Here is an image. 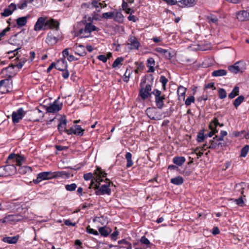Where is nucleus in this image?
Here are the masks:
<instances>
[{
  "label": "nucleus",
  "instance_id": "nucleus-64",
  "mask_svg": "<svg viewBox=\"0 0 249 249\" xmlns=\"http://www.w3.org/2000/svg\"><path fill=\"white\" fill-rule=\"evenodd\" d=\"M97 58L102 61L104 63H106L107 61V57L105 55H99L97 56Z\"/></svg>",
  "mask_w": 249,
  "mask_h": 249
},
{
  "label": "nucleus",
  "instance_id": "nucleus-50",
  "mask_svg": "<svg viewBox=\"0 0 249 249\" xmlns=\"http://www.w3.org/2000/svg\"><path fill=\"white\" fill-rule=\"evenodd\" d=\"M218 94L219 98L221 99H224L227 97V92L224 89H219L218 90Z\"/></svg>",
  "mask_w": 249,
  "mask_h": 249
},
{
  "label": "nucleus",
  "instance_id": "nucleus-13",
  "mask_svg": "<svg viewBox=\"0 0 249 249\" xmlns=\"http://www.w3.org/2000/svg\"><path fill=\"white\" fill-rule=\"evenodd\" d=\"M24 160V156L12 153L8 156L7 163H13L14 164V163L16 162V165L20 166Z\"/></svg>",
  "mask_w": 249,
  "mask_h": 249
},
{
  "label": "nucleus",
  "instance_id": "nucleus-5",
  "mask_svg": "<svg viewBox=\"0 0 249 249\" xmlns=\"http://www.w3.org/2000/svg\"><path fill=\"white\" fill-rule=\"evenodd\" d=\"M106 180L107 181L106 183L103 185L101 184L98 189L95 191V194L97 196L105 195L110 196L111 195V190L110 188V185L111 184L113 185V183L107 178H106Z\"/></svg>",
  "mask_w": 249,
  "mask_h": 249
},
{
  "label": "nucleus",
  "instance_id": "nucleus-45",
  "mask_svg": "<svg viewBox=\"0 0 249 249\" xmlns=\"http://www.w3.org/2000/svg\"><path fill=\"white\" fill-rule=\"evenodd\" d=\"M218 125H219V126H223V124H220L218 122V120L217 119V118L216 117H214L213 118V119L210 123V126L213 127L214 128H216V127Z\"/></svg>",
  "mask_w": 249,
  "mask_h": 249
},
{
  "label": "nucleus",
  "instance_id": "nucleus-6",
  "mask_svg": "<svg viewBox=\"0 0 249 249\" xmlns=\"http://www.w3.org/2000/svg\"><path fill=\"white\" fill-rule=\"evenodd\" d=\"M153 94L155 97V104L157 107L161 109L164 107V102L165 95H161V92L158 89H154L152 91Z\"/></svg>",
  "mask_w": 249,
  "mask_h": 249
},
{
  "label": "nucleus",
  "instance_id": "nucleus-35",
  "mask_svg": "<svg viewBox=\"0 0 249 249\" xmlns=\"http://www.w3.org/2000/svg\"><path fill=\"white\" fill-rule=\"evenodd\" d=\"M32 171V168L28 166H19L18 172L21 174L31 173Z\"/></svg>",
  "mask_w": 249,
  "mask_h": 249
},
{
  "label": "nucleus",
  "instance_id": "nucleus-28",
  "mask_svg": "<svg viewBox=\"0 0 249 249\" xmlns=\"http://www.w3.org/2000/svg\"><path fill=\"white\" fill-rule=\"evenodd\" d=\"M30 16L18 18L16 20L17 24L18 27H23L27 23V20Z\"/></svg>",
  "mask_w": 249,
  "mask_h": 249
},
{
  "label": "nucleus",
  "instance_id": "nucleus-24",
  "mask_svg": "<svg viewBox=\"0 0 249 249\" xmlns=\"http://www.w3.org/2000/svg\"><path fill=\"white\" fill-rule=\"evenodd\" d=\"M19 238V235H17L16 236H12V237L8 236V237H3L2 239V241L3 242H5V243H6L8 244H16L17 243Z\"/></svg>",
  "mask_w": 249,
  "mask_h": 249
},
{
  "label": "nucleus",
  "instance_id": "nucleus-12",
  "mask_svg": "<svg viewBox=\"0 0 249 249\" xmlns=\"http://www.w3.org/2000/svg\"><path fill=\"white\" fill-rule=\"evenodd\" d=\"M246 63L243 61H238L232 66L228 67V70L231 72L237 74L239 72H242L246 69Z\"/></svg>",
  "mask_w": 249,
  "mask_h": 249
},
{
  "label": "nucleus",
  "instance_id": "nucleus-26",
  "mask_svg": "<svg viewBox=\"0 0 249 249\" xmlns=\"http://www.w3.org/2000/svg\"><path fill=\"white\" fill-rule=\"evenodd\" d=\"M196 0H181L178 1L181 5L178 4V5L180 7H191L193 6L196 3Z\"/></svg>",
  "mask_w": 249,
  "mask_h": 249
},
{
  "label": "nucleus",
  "instance_id": "nucleus-44",
  "mask_svg": "<svg viewBox=\"0 0 249 249\" xmlns=\"http://www.w3.org/2000/svg\"><path fill=\"white\" fill-rule=\"evenodd\" d=\"M124 60V58L122 57L117 58L112 65L113 68H115L119 66V65L122 64L121 63Z\"/></svg>",
  "mask_w": 249,
  "mask_h": 249
},
{
  "label": "nucleus",
  "instance_id": "nucleus-30",
  "mask_svg": "<svg viewBox=\"0 0 249 249\" xmlns=\"http://www.w3.org/2000/svg\"><path fill=\"white\" fill-rule=\"evenodd\" d=\"M243 189V188L241 187V194L243 196H241L238 199H232L234 202H235L237 205L240 207H243L245 206L244 201L245 200H246L245 198L244 199L243 198V197H246V196L244 195Z\"/></svg>",
  "mask_w": 249,
  "mask_h": 249
},
{
  "label": "nucleus",
  "instance_id": "nucleus-4",
  "mask_svg": "<svg viewBox=\"0 0 249 249\" xmlns=\"http://www.w3.org/2000/svg\"><path fill=\"white\" fill-rule=\"evenodd\" d=\"M99 29L91 23H86L84 28H81L77 31L78 36L81 37L87 38L90 36L92 31H98Z\"/></svg>",
  "mask_w": 249,
  "mask_h": 249
},
{
  "label": "nucleus",
  "instance_id": "nucleus-54",
  "mask_svg": "<svg viewBox=\"0 0 249 249\" xmlns=\"http://www.w3.org/2000/svg\"><path fill=\"white\" fill-rule=\"evenodd\" d=\"M209 128L211 130V131L208 134H205L206 136V139L208 137H212L214 134H215L216 133L218 132V130H217L216 128H214L213 127L210 126V124H209Z\"/></svg>",
  "mask_w": 249,
  "mask_h": 249
},
{
  "label": "nucleus",
  "instance_id": "nucleus-3",
  "mask_svg": "<svg viewBox=\"0 0 249 249\" xmlns=\"http://www.w3.org/2000/svg\"><path fill=\"white\" fill-rule=\"evenodd\" d=\"M24 38V31L19 32L15 35L12 36L9 39V43L12 45L17 46L18 47L14 50H12L8 52V53L16 52L21 49L22 46H23L24 42L23 40Z\"/></svg>",
  "mask_w": 249,
  "mask_h": 249
},
{
  "label": "nucleus",
  "instance_id": "nucleus-36",
  "mask_svg": "<svg viewBox=\"0 0 249 249\" xmlns=\"http://www.w3.org/2000/svg\"><path fill=\"white\" fill-rule=\"evenodd\" d=\"M218 141L214 137L212 140H210L209 142V146L207 148L211 149H218Z\"/></svg>",
  "mask_w": 249,
  "mask_h": 249
},
{
  "label": "nucleus",
  "instance_id": "nucleus-59",
  "mask_svg": "<svg viewBox=\"0 0 249 249\" xmlns=\"http://www.w3.org/2000/svg\"><path fill=\"white\" fill-rule=\"evenodd\" d=\"M86 231L89 234H92L95 235H98L99 234L98 231L95 230H94L90 228L89 226H88L86 228Z\"/></svg>",
  "mask_w": 249,
  "mask_h": 249
},
{
  "label": "nucleus",
  "instance_id": "nucleus-37",
  "mask_svg": "<svg viewBox=\"0 0 249 249\" xmlns=\"http://www.w3.org/2000/svg\"><path fill=\"white\" fill-rule=\"evenodd\" d=\"M183 178L181 176H177L171 179V182L176 185H180L183 183Z\"/></svg>",
  "mask_w": 249,
  "mask_h": 249
},
{
  "label": "nucleus",
  "instance_id": "nucleus-11",
  "mask_svg": "<svg viewBox=\"0 0 249 249\" xmlns=\"http://www.w3.org/2000/svg\"><path fill=\"white\" fill-rule=\"evenodd\" d=\"M145 113L151 120H159L162 118V114L158 112L156 107H148Z\"/></svg>",
  "mask_w": 249,
  "mask_h": 249
},
{
  "label": "nucleus",
  "instance_id": "nucleus-60",
  "mask_svg": "<svg viewBox=\"0 0 249 249\" xmlns=\"http://www.w3.org/2000/svg\"><path fill=\"white\" fill-rule=\"evenodd\" d=\"M45 2L46 0H35V3H33V5L36 7H39L42 6Z\"/></svg>",
  "mask_w": 249,
  "mask_h": 249
},
{
  "label": "nucleus",
  "instance_id": "nucleus-58",
  "mask_svg": "<svg viewBox=\"0 0 249 249\" xmlns=\"http://www.w3.org/2000/svg\"><path fill=\"white\" fill-rule=\"evenodd\" d=\"M160 82L161 83L162 88L165 89L166 84L168 82V79L165 76L161 75L160 78Z\"/></svg>",
  "mask_w": 249,
  "mask_h": 249
},
{
  "label": "nucleus",
  "instance_id": "nucleus-33",
  "mask_svg": "<svg viewBox=\"0 0 249 249\" xmlns=\"http://www.w3.org/2000/svg\"><path fill=\"white\" fill-rule=\"evenodd\" d=\"M53 175L54 178L64 177H65L66 178H69L71 176V174L65 171H61L53 172Z\"/></svg>",
  "mask_w": 249,
  "mask_h": 249
},
{
  "label": "nucleus",
  "instance_id": "nucleus-62",
  "mask_svg": "<svg viewBox=\"0 0 249 249\" xmlns=\"http://www.w3.org/2000/svg\"><path fill=\"white\" fill-rule=\"evenodd\" d=\"M91 4L92 8H95L97 9L99 7V1L97 0H91Z\"/></svg>",
  "mask_w": 249,
  "mask_h": 249
},
{
  "label": "nucleus",
  "instance_id": "nucleus-40",
  "mask_svg": "<svg viewBox=\"0 0 249 249\" xmlns=\"http://www.w3.org/2000/svg\"><path fill=\"white\" fill-rule=\"evenodd\" d=\"M239 92V88L237 86H235L232 90L231 92L229 94V98L231 99L236 96L238 95Z\"/></svg>",
  "mask_w": 249,
  "mask_h": 249
},
{
  "label": "nucleus",
  "instance_id": "nucleus-61",
  "mask_svg": "<svg viewBox=\"0 0 249 249\" xmlns=\"http://www.w3.org/2000/svg\"><path fill=\"white\" fill-rule=\"evenodd\" d=\"M155 65V61L154 60V59L152 57L149 58L147 60L146 63V66L148 67H151L152 66V67H154Z\"/></svg>",
  "mask_w": 249,
  "mask_h": 249
},
{
  "label": "nucleus",
  "instance_id": "nucleus-10",
  "mask_svg": "<svg viewBox=\"0 0 249 249\" xmlns=\"http://www.w3.org/2000/svg\"><path fill=\"white\" fill-rule=\"evenodd\" d=\"M59 98L55 100L53 103L51 104L49 106L46 107V110L47 112L55 113L60 110L63 107V104L59 100Z\"/></svg>",
  "mask_w": 249,
  "mask_h": 249
},
{
  "label": "nucleus",
  "instance_id": "nucleus-7",
  "mask_svg": "<svg viewBox=\"0 0 249 249\" xmlns=\"http://www.w3.org/2000/svg\"><path fill=\"white\" fill-rule=\"evenodd\" d=\"M141 88L139 91V96L141 97L142 100H145L148 97H150L153 94L152 91L151 92L152 89V86L150 84H146L145 87H143L142 83H141Z\"/></svg>",
  "mask_w": 249,
  "mask_h": 249
},
{
  "label": "nucleus",
  "instance_id": "nucleus-21",
  "mask_svg": "<svg viewBox=\"0 0 249 249\" xmlns=\"http://www.w3.org/2000/svg\"><path fill=\"white\" fill-rule=\"evenodd\" d=\"M249 12L246 10H241L236 13V18L239 21H248Z\"/></svg>",
  "mask_w": 249,
  "mask_h": 249
},
{
  "label": "nucleus",
  "instance_id": "nucleus-41",
  "mask_svg": "<svg viewBox=\"0 0 249 249\" xmlns=\"http://www.w3.org/2000/svg\"><path fill=\"white\" fill-rule=\"evenodd\" d=\"M245 98L244 96L240 95L238 98H237L234 101H233V105L236 108L238 107V106L240 105V104L243 102Z\"/></svg>",
  "mask_w": 249,
  "mask_h": 249
},
{
  "label": "nucleus",
  "instance_id": "nucleus-15",
  "mask_svg": "<svg viewBox=\"0 0 249 249\" xmlns=\"http://www.w3.org/2000/svg\"><path fill=\"white\" fill-rule=\"evenodd\" d=\"M26 112L22 108H18L16 111H14L12 114V121L14 123H18L24 116Z\"/></svg>",
  "mask_w": 249,
  "mask_h": 249
},
{
  "label": "nucleus",
  "instance_id": "nucleus-57",
  "mask_svg": "<svg viewBox=\"0 0 249 249\" xmlns=\"http://www.w3.org/2000/svg\"><path fill=\"white\" fill-rule=\"evenodd\" d=\"M83 178L85 180L92 179L93 178H95V176H94V172L93 174L91 173L85 174Z\"/></svg>",
  "mask_w": 249,
  "mask_h": 249
},
{
  "label": "nucleus",
  "instance_id": "nucleus-42",
  "mask_svg": "<svg viewBox=\"0 0 249 249\" xmlns=\"http://www.w3.org/2000/svg\"><path fill=\"white\" fill-rule=\"evenodd\" d=\"M34 113L35 115H38V118L35 119V121H39L40 119L42 118L44 116L43 112L38 108H36V109L34 111Z\"/></svg>",
  "mask_w": 249,
  "mask_h": 249
},
{
  "label": "nucleus",
  "instance_id": "nucleus-32",
  "mask_svg": "<svg viewBox=\"0 0 249 249\" xmlns=\"http://www.w3.org/2000/svg\"><path fill=\"white\" fill-rule=\"evenodd\" d=\"M118 244L119 245H123L120 247V248H125L126 249H132V244H131V243H130L125 239L118 241Z\"/></svg>",
  "mask_w": 249,
  "mask_h": 249
},
{
  "label": "nucleus",
  "instance_id": "nucleus-31",
  "mask_svg": "<svg viewBox=\"0 0 249 249\" xmlns=\"http://www.w3.org/2000/svg\"><path fill=\"white\" fill-rule=\"evenodd\" d=\"M185 158L184 157L176 156L173 159V162L178 166H181L185 162Z\"/></svg>",
  "mask_w": 249,
  "mask_h": 249
},
{
  "label": "nucleus",
  "instance_id": "nucleus-43",
  "mask_svg": "<svg viewBox=\"0 0 249 249\" xmlns=\"http://www.w3.org/2000/svg\"><path fill=\"white\" fill-rule=\"evenodd\" d=\"M140 242L142 244L145 246V247L142 248L143 249L148 248L149 245L151 244L149 240L144 236H143L141 237L140 239Z\"/></svg>",
  "mask_w": 249,
  "mask_h": 249
},
{
  "label": "nucleus",
  "instance_id": "nucleus-56",
  "mask_svg": "<svg viewBox=\"0 0 249 249\" xmlns=\"http://www.w3.org/2000/svg\"><path fill=\"white\" fill-rule=\"evenodd\" d=\"M195 99L193 96H190L188 97L185 101V104L186 106H189L192 103H194L195 102Z\"/></svg>",
  "mask_w": 249,
  "mask_h": 249
},
{
  "label": "nucleus",
  "instance_id": "nucleus-55",
  "mask_svg": "<svg viewBox=\"0 0 249 249\" xmlns=\"http://www.w3.org/2000/svg\"><path fill=\"white\" fill-rule=\"evenodd\" d=\"M76 188L77 185L75 183H72L71 184H67L65 185L66 189L69 191H74Z\"/></svg>",
  "mask_w": 249,
  "mask_h": 249
},
{
  "label": "nucleus",
  "instance_id": "nucleus-9",
  "mask_svg": "<svg viewBox=\"0 0 249 249\" xmlns=\"http://www.w3.org/2000/svg\"><path fill=\"white\" fill-rule=\"evenodd\" d=\"M53 176V172H42L37 174L36 178L33 180V182L37 184L43 180L54 178Z\"/></svg>",
  "mask_w": 249,
  "mask_h": 249
},
{
  "label": "nucleus",
  "instance_id": "nucleus-53",
  "mask_svg": "<svg viewBox=\"0 0 249 249\" xmlns=\"http://www.w3.org/2000/svg\"><path fill=\"white\" fill-rule=\"evenodd\" d=\"M27 0H21L17 4V6L20 9H24L27 6Z\"/></svg>",
  "mask_w": 249,
  "mask_h": 249
},
{
  "label": "nucleus",
  "instance_id": "nucleus-63",
  "mask_svg": "<svg viewBox=\"0 0 249 249\" xmlns=\"http://www.w3.org/2000/svg\"><path fill=\"white\" fill-rule=\"evenodd\" d=\"M119 232L117 230H115L110 235L111 239L113 241H116L117 239V236L119 235Z\"/></svg>",
  "mask_w": 249,
  "mask_h": 249
},
{
  "label": "nucleus",
  "instance_id": "nucleus-14",
  "mask_svg": "<svg viewBox=\"0 0 249 249\" xmlns=\"http://www.w3.org/2000/svg\"><path fill=\"white\" fill-rule=\"evenodd\" d=\"M85 129L82 128L80 125H74L70 129L67 131L68 135L74 134L79 136H82L84 134Z\"/></svg>",
  "mask_w": 249,
  "mask_h": 249
},
{
  "label": "nucleus",
  "instance_id": "nucleus-23",
  "mask_svg": "<svg viewBox=\"0 0 249 249\" xmlns=\"http://www.w3.org/2000/svg\"><path fill=\"white\" fill-rule=\"evenodd\" d=\"M58 38L53 36L52 32L48 34L46 41L50 45H53L55 44L58 41Z\"/></svg>",
  "mask_w": 249,
  "mask_h": 249
},
{
  "label": "nucleus",
  "instance_id": "nucleus-16",
  "mask_svg": "<svg viewBox=\"0 0 249 249\" xmlns=\"http://www.w3.org/2000/svg\"><path fill=\"white\" fill-rule=\"evenodd\" d=\"M59 124L57 126V129L60 134H62L63 132L67 133V131L68 129H66L67 121L65 116H62L60 119L58 120Z\"/></svg>",
  "mask_w": 249,
  "mask_h": 249
},
{
  "label": "nucleus",
  "instance_id": "nucleus-2",
  "mask_svg": "<svg viewBox=\"0 0 249 249\" xmlns=\"http://www.w3.org/2000/svg\"><path fill=\"white\" fill-rule=\"evenodd\" d=\"M94 176L95 178L91 179L89 188H92L96 191L100 187L101 182L103 181V178L106 177L107 173L101 168L98 167L94 170Z\"/></svg>",
  "mask_w": 249,
  "mask_h": 249
},
{
  "label": "nucleus",
  "instance_id": "nucleus-39",
  "mask_svg": "<svg viewBox=\"0 0 249 249\" xmlns=\"http://www.w3.org/2000/svg\"><path fill=\"white\" fill-rule=\"evenodd\" d=\"M132 154L130 152H127L125 154V158L127 160L126 167L129 168L133 165V162L132 160Z\"/></svg>",
  "mask_w": 249,
  "mask_h": 249
},
{
  "label": "nucleus",
  "instance_id": "nucleus-22",
  "mask_svg": "<svg viewBox=\"0 0 249 249\" xmlns=\"http://www.w3.org/2000/svg\"><path fill=\"white\" fill-rule=\"evenodd\" d=\"M55 65V69L59 71H64L67 67V63L64 58L58 60Z\"/></svg>",
  "mask_w": 249,
  "mask_h": 249
},
{
  "label": "nucleus",
  "instance_id": "nucleus-18",
  "mask_svg": "<svg viewBox=\"0 0 249 249\" xmlns=\"http://www.w3.org/2000/svg\"><path fill=\"white\" fill-rule=\"evenodd\" d=\"M8 164L4 166L6 177L14 175L17 172V168L13 163H8Z\"/></svg>",
  "mask_w": 249,
  "mask_h": 249
},
{
  "label": "nucleus",
  "instance_id": "nucleus-46",
  "mask_svg": "<svg viewBox=\"0 0 249 249\" xmlns=\"http://www.w3.org/2000/svg\"><path fill=\"white\" fill-rule=\"evenodd\" d=\"M132 73V71L131 69H127L126 70L125 72L124 75L123 80L125 82H128L129 81V78L130 76L131 73Z\"/></svg>",
  "mask_w": 249,
  "mask_h": 249
},
{
  "label": "nucleus",
  "instance_id": "nucleus-17",
  "mask_svg": "<svg viewBox=\"0 0 249 249\" xmlns=\"http://www.w3.org/2000/svg\"><path fill=\"white\" fill-rule=\"evenodd\" d=\"M129 43L127 45L129 46V48L131 50L136 49L138 50L140 46V43L137 40L136 37L134 36H130L128 38Z\"/></svg>",
  "mask_w": 249,
  "mask_h": 249
},
{
  "label": "nucleus",
  "instance_id": "nucleus-52",
  "mask_svg": "<svg viewBox=\"0 0 249 249\" xmlns=\"http://www.w3.org/2000/svg\"><path fill=\"white\" fill-rule=\"evenodd\" d=\"M207 18L209 23L216 24L218 21L217 18L215 16L213 15L208 16Z\"/></svg>",
  "mask_w": 249,
  "mask_h": 249
},
{
  "label": "nucleus",
  "instance_id": "nucleus-51",
  "mask_svg": "<svg viewBox=\"0 0 249 249\" xmlns=\"http://www.w3.org/2000/svg\"><path fill=\"white\" fill-rule=\"evenodd\" d=\"M114 11L104 13L102 14V18L105 19H111L113 18Z\"/></svg>",
  "mask_w": 249,
  "mask_h": 249
},
{
  "label": "nucleus",
  "instance_id": "nucleus-34",
  "mask_svg": "<svg viewBox=\"0 0 249 249\" xmlns=\"http://www.w3.org/2000/svg\"><path fill=\"white\" fill-rule=\"evenodd\" d=\"M114 15L113 16V19L115 21L119 23H122L124 20V16L121 12L118 11L117 10L114 11Z\"/></svg>",
  "mask_w": 249,
  "mask_h": 249
},
{
  "label": "nucleus",
  "instance_id": "nucleus-38",
  "mask_svg": "<svg viewBox=\"0 0 249 249\" xmlns=\"http://www.w3.org/2000/svg\"><path fill=\"white\" fill-rule=\"evenodd\" d=\"M227 71L225 70L220 69L215 70L212 72V76L213 77H218L226 75L227 74Z\"/></svg>",
  "mask_w": 249,
  "mask_h": 249
},
{
  "label": "nucleus",
  "instance_id": "nucleus-8",
  "mask_svg": "<svg viewBox=\"0 0 249 249\" xmlns=\"http://www.w3.org/2000/svg\"><path fill=\"white\" fill-rule=\"evenodd\" d=\"M12 81L9 78L0 81V91L2 93L9 92L12 90Z\"/></svg>",
  "mask_w": 249,
  "mask_h": 249
},
{
  "label": "nucleus",
  "instance_id": "nucleus-20",
  "mask_svg": "<svg viewBox=\"0 0 249 249\" xmlns=\"http://www.w3.org/2000/svg\"><path fill=\"white\" fill-rule=\"evenodd\" d=\"M17 9V5L15 4L11 3L7 8L4 10V11L1 13L3 17H8L11 15L14 11Z\"/></svg>",
  "mask_w": 249,
  "mask_h": 249
},
{
  "label": "nucleus",
  "instance_id": "nucleus-19",
  "mask_svg": "<svg viewBox=\"0 0 249 249\" xmlns=\"http://www.w3.org/2000/svg\"><path fill=\"white\" fill-rule=\"evenodd\" d=\"M75 50V53L80 56H84L87 54L85 47L81 44H75L74 46Z\"/></svg>",
  "mask_w": 249,
  "mask_h": 249
},
{
  "label": "nucleus",
  "instance_id": "nucleus-47",
  "mask_svg": "<svg viewBox=\"0 0 249 249\" xmlns=\"http://www.w3.org/2000/svg\"><path fill=\"white\" fill-rule=\"evenodd\" d=\"M21 216L18 215H8V218L10 220V222H17L21 219Z\"/></svg>",
  "mask_w": 249,
  "mask_h": 249
},
{
  "label": "nucleus",
  "instance_id": "nucleus-29",
  "mask_svg": "<svg viewBox=\"0 0 249 249\" xmlns=\"http://www.w3.org/2000/svg\"><path fill=\"white\" fill-rule=\"evenodd\" d=\"M156 51L160 54H163L165 58L170 59L172 57L171 53L169 51L162 49L161 48H157L156 49Z\"/></svg>",
  "mask_w": 249,
  "mask_h": 249
},
{
  "label": "nucleus",
  "instance_id": "nucleus-49",
  "mask_svg": "<svg viewBox=\"0 0 249 249\" xmlns=\"http://www.w3.org/2000/svg\"><path fill=\"white\" fill-rule=\"evenodd\" d=\"M206 139L205 135L204 134L203 131H200L197 135L196 140L198 142H202Z\"/></svg>",
  "mask_w": 249,
  "mask_h": 249
},
{
  "label": "nucleus",
  "instance_id": "nucleus-48",
  "mask_svg": "<svg viewBox=\"0 0 249 249\" xmlns=\"http://www.w3.org/2000/svg\"><path fill=\"white\" fill-rule=\"evenodd\" d=\"M249 150V145H246L245 146H244L241 151V154L240 155V157H245Z\"/></svg>",
  "mask_w": 249,
  "mask_h": 249
},
{
  "label": "nucleus",
  "instance_id": "nucleus-27",
  "mask_svg": "<svg viewBox=\"0 0 249 249\" xmlns=\"http://www.w3.org/2000/svg\"><path fill=\"white\" fill-rule=\"evenodd\" d=\"M98 231L101 235L104 237H107L112 231L110 228L107 227H100Z\"/></svg>",
  "mask_w": 249,
  "mask_h": 249
},
{
  "label": "nucleus",
  "instance_id": "nucleus-1",
  "mask_svg": "<svg viewBox=\"0 0 249 249\" xmlns=\"http://www.w3.org/2000/svg\"><path fill=\"white\" fill-rule=\"evenodd\" d=\"M59 23L53 18L48 19L47 17H41L38 18L36 21L34 30L35 31H39L41 30H47L48 29H55L58 30Z\"/></svg>",
  "mask_w": 249,
  "mask_h": 249
},
{
  "label": "nucleus",
  "instance_id": "nucleus-25",
  "mask_svg": "<svg viewBox=\"0 0 249 249\" xmlns=\"http://www.w3.org/2000/svg\"><path fill=\"white\" fill-rule=\"evenodd\" d=\"M187 89L180 85L177 90V94L179 100H184Z\"/></svg>",
  "mask_w": 249,
  "mask_h": 249
}]
</instances>
